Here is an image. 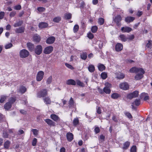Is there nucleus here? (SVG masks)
<instances>
[{
	"mask_svg": "<svg viewBox=\"0 0 152 152\" xmlns=\"http://www.w3.org/2000/svg\"><path fill=\"white\" fill-rule=\"evenodd\" d=\"M16 99L15 98L11 97L9 101L5 103L4 105V108L6 110H9L12 107V104L15 102Z\"/></svg>",
	"mask_w": 152,
	"mask_h": 152,
	"instance_id": "obj_1",
	"label": "nucleus"
},
{
	"mask_svg": "<svg viewBox=\"0 0 152 152\" xmlns=\"http://www.w3.org/2000/svg\"><path fill=\"white\" fill-rule=\"evenodd\" d=\"M19 54L20 58H25L28 56L29 53L27 50L23 49L20 50Z\"/></svg>",
	"mask_w": 152,
	"mask_h": 152,
	"instance_id": "obj_2",
	"label": "nucleus"
},
{
	"mask_svg": "<svg viewBox=\"0 0 152 152\" xmlns=\"http://www.w3.org/2000/svg\"><path fill=\"white\" fill-rule=\"evenodd\" d=\"M139 95V91H135L133 93L129 94L127 95V97L129 99H132L134 98L137 97Z\"/></svg>",
	"mask_w": 152,
	"mask_h": 152,
	"instance_id": "obj_3",
	"label": "nucleus"
},
{
	"mask_svg": "<svg viewBox=\"0 0 152 152\" xmlns=\"http://www.w3.org/2000/svg\"><path fill=\"white\" fill-rule=\"evenodd\" d=\"M145 73V71L142 69L139 71V72L137 73V74L135 76L134 78L136 80H139L142 78L143 77V74Z\"/></svg>",
	"mask_w": 152,
	"mask_h": 152,
	"instance_id": "obj_4",
	"label": "nucleus"
},
{
	"mask_svg": "<svg viewBox=\"0 0 152 152\" xmlns=\"http://www.w3.org/2000/svg\"><path fill=\"white\" fill-rule=\"evenodd\" d=\"M48 94L47 90L46 89H43L39 91L37 94L38 98L43 97Z\"/></svg>",
	"mask_w": 152,
	"mask_h": 152,
	"instance_id": "obj_5",
	"label": "nucleus"
},
{
	"mask_svg": "<svg viewBox=\"0 0 152 152\" xmlns=\"http://www.w3.org/2000/svg\"><path fill=\"white\" fill-rule=\"evenodd\" d=\"M44 75V72L42 71L38 72L36 76V80L38 81H41L43 78Z\"/></svg>",
	"mask_w": 152,
	"mask_h": 152,
	"instance_id": "obj_6",
	"label": "nucleus"
},
{
	"mask_svg": "<svg viewBox=\"0 0 152 152\" xmlns=\"http://www.w3.org/2000/svg\"><path fill=\"white\" fill-rule=\"evenodd\" d=\"M121 16L119 15H117L115 17L113 20L116 23L117 25L118 26H120L121 24L120 22L122 20Z\"/></svg>",
	"mask_w": 152,
	"mask_h": 152,
	"instance_id": "obj_7",
	"label": "nucleus"
},
{
	"mask_svg": "<svg viewBox=\"0 0 152 152\" xmlns=\"http://www.w3.org/2000/svg\"><path fill=\"white\" fill-rule=\"evenodd\" d=\"M42 47L40 45L37 46L34 49L35 53L38 55L41 53L42 51Z\"/></svg>",
	"mask_w": 152,
	"mask_h": 152,
	"instance_id": "obj_8",
	"label": "nucleus"
},
{
	"mask_svg": "<svg viewBox=\"0 0 152 152\" xmlns=\"http://www.w3.org/2000/svg\"><path fill=\"white\" fill-rule=\"evenodd\" d=\"M53 48L52 46H48L46 47L44 50V53L46 54H49L53 50Z\"/></svg>",
	"mask_w": 152,
	"mask_h": 152,
	"instance_id": "obj_9",
	"label": "nucleus"
},
{
	"mask_svg": "<svg viewBox=\"0 0 152 152\" xmlns=\"http://www.w3.org/2000/svg\"><path fill=\"white\" fill-rule=\"evenodd\" d=\"M120 88L123 90H126L129 89V86L126 83H121L119 85Z\"/></svg>",
	"mask_w": 152,
	"mask_h": 152,
	"instance_id": "obj_10",
	"label": "nucleus"
},
{
	"mask_svg": "<svg viewBox=\"0 0 152 152\" xmlns=\"http://www.w3.org/2000/svg\"><path fill=\"white\" fill-rule=\"evenodd\" d=\"M142 68H137L135 67H134L132 68L129 70V72L131 73H139V71L142 69Z\"/></svg>",
	"mask_w": 152,
	"mask_h": 152,
	"instance_id": "obj_11",
	"label": "nucleus"
},
{
	"mask_svg": "<svg viewBox=\"0 0 152 152\" xmlns=\"http://www.w3.org/2000/svg\"><path fill=\"white\" fill-rule=\"evenodd\" d=\"M55 40V37L52 36L49 37L46 40V42L47 44H51L53 43Z\"/></svg>",
	"mask_w": 152,
	"mask_h": 152,
	"instance_id": "obj_12",
	"label": "nucleus"
},
{
	"mask_svg": "<svg viewBox=\"0 0 152 152\" xmlns=\"http://www.w3.org/2000/svg\"><path fill=\"white\" fill-rule=\"evenodd\" d=\"M123 45L120 43H117L115 45V49L117 51H121L123 49Z\"/></svg>",
	"mask_w": 152,
	"mask_h": 152,
	"instance_id": "obj_13",
	"label": "nucleus"
},
{
	"mask_svg": "<svg viewBox=\"0 0 152 152\" xmlns=\"http://www.w3.org/2000/svg\"><path fill=\"white\" fill-rule=\"evenodd\" d=\"M43 100L46 104H51V100L48 96L43 97Z\"/></svg>",
	"mask_w": 152,
	"mask_h": 152,
	"instance_id": "obj_14",
	"label": "nucleus"
},
{
	"mask_svg": "<svg viewBox=\"0 0 152 152\" xmlns=\"http://www.w3.org/2000/svg\"><path fill=\"white\" fill-rule=\"evenodd\" d=\"M25 28L23 27H21L19 28H16L15 30L16 33L20 34L23 33L24 32Z\"/></svg>",
	"mask_w": 152,
	"mask_h": 152,
	"instance_id": "obj_15",
	"label": "nucleus"
},
{
	"mask_svg": "<svg viewBox=\"0 0 152 152\" xmlns=\"http://www.w3.org/2000/svg\"><path fill=\"white\" fill-rule=\"evenodd\" d=\"M45 121L48 125L50 126H55V123L52 120L49 119H45Z\"/></svg>",
	"mask_w": 152,
	"mask_h": 152,
	"instance_id": "obj_16",
	"label": "nucleus"
},
{
	"mask_svg": "<svg viewBox=\"0 0 152 152\" xmlns=\"http://www.w3.org/2000/svg\"><path fill=\"white\" fill-rule=\"evenodd\" d=\"M121 31L123 32H129L132 30L131 28L126 26L123 27L121 28Z\"/></svg>",
	"mask_w": 152,
	"mask_h": 152,
	"instance_id": "obj_17",
	"label": "nucleus"
},
{
	"mask_svg": "<svg viewBox=\"0 0 152 152\" xmlns=\"http://www.w3.org/2000/svg\"><path fill=\"white\" fill-rule=\"evenodd\" d=\"M27 46L28 49L30 51H32L34 50V46L33 44L31 43L28 42L27 43Z\"/></svg>",
	"mask_w": 152,
	"mask_h": 152,
	"instance_id": "obj_18",
	"label": "nucleus"
},
{
	"mask_svg": "<svg viewBox=\"0 0 152 152\" xmlns=\"http://www.w3.org/2000/svg\"><path fill=\"white\" fill-rule=\"evenodd\" d=\"M66 137L68 140L71 141L73 139V135L71 133H68L66 134Z\"/></svg>",
	"mask_w": 152,
	"mask_h": 152,
	"instance_id": "obj_19",
	"label": "nucleus"
},
{
	"mask_svg": "<svg viewBox=\"0 0 152 152\" xmlns=\"http://www.w3.org/2000/svg\"><path fill=\"white\" fill-rule=\"evenodd\" d=\"M66 83L68 85H72L75 86L76 85V82L73 80L69 79L68 80L66 81Z\"/></svg>",
	"mask_w": 152,
	"mask_h": 152,
	"instance_id": "obj_20",
	"label": "nucleus"
},
{
	"mask_svg": "<svg viewBox=\"0 0 152 152\" xmlns=\"http://www.w3.org/2000/svg\"><path fill=\"white\" fill-rule=\"evenodd\" d=\"M140 104V100L139 99H136L134 102L132 103V108L134 107V104L136 106H139Z\"/></svg>",
	"mask_w": 152,
	"mask_h": 152,
	"instance_id": "obj_21",
	"label": "nucleus"
},
{
	"mask_svg": "<svg viewBox=\"0 0 152 152\" xmlns=\"http://www.w3.org/2000/svg\"><path fill=\"white\" fill-rule=\"evenodd\" d=\"M50 118L55 121H57L60 120V118L58 116L55 114H51L50 115Z\"/></svg>",
	"mask_w": 152,
	"mask_h": 152,
	"instance_id": "obj_22",
	"label": "nucleus"
},
{
	"mask_svg": "<svg viewBox=\"0 0 152 152\" xmlns=\"http://www.w3.org/2000/svg\"><path fill=\"white\" fill-rule=\"evenodd\" d=\"M48 26V24L46 23L42 22L39 23V28H42L47 27Z\"/></svg>",
	"mask_w": 152,
	"mask_h": 152,
	"instance_id": "obj_23",
	"label": "nucleus"
},
{
	"mask_svg": "<svg viewBox=\"0 0 152 152\" xmlns=\"http://www.w3.org/2000/svg\"><path fill=\"white\" fill-rule=\"evenodd\" d=\"M135 18L132 17H127L125 18V21L127 23H130L133 21Z\"/></svg>",
	"mask_w": 152,
	"mask_h": 152,
	"instance_id": "obj_24",
	"label": "nucleus"
},
{
	"mask_svg": "<svg viewBox=\"0 0 152 152\" xmlns=\"http://www.w3.org/2000/svg\"><path fill=\"white\" fill-rule=\"evenodd\" d=\"M33 40L35 42H39L40 40V37L39 35L35 34L33 37Z\"/></svg>",
	"mask_w": 152,
	"mask_h": 152,
	"instance_id": "obj_25",
	"label": "nucleus"
},
{
	"mask_svg": "<svg viewBox=\"0 0 152 152\" xmlns=\"http://www.w3.org/2000/svg\"><path fill=\"white\" fill-rule=\"evenodd\" d=\"M10 143V142L9 140H7L5 142L4 144V148L5 149H8Z\"/></svg>",
	"mask_w": 152,
	"mask_h": 152,
	"instance_id": "obj_26",
	"label": "nucleus"
},
{
	"mask_svg": "<svg viewBox=\"0 0 152 152\" xmlns=\"http://www.w3.org/2000/svg\"><path fill=\"white\" fill-rule=\"evenodd\" d=\"M98 67L99 70L101 71L104 70L105 68V66L103 64H98Z\"/></svg>",
	"mask_w": 152,
	"mask_h": 152,
	"instance_id": "obj_27",
	"label": "nucleus"
},
{
	"mask_svg": "<svg viewBox=\"0 0 152 152\" xmlns=\"http://www.w3.org/2000/svg\"><path fill=\"white\" fill-rule=\"evenodd\" d=\"M26 91V88L23 86H21L20 87L19 91L22 94L24 93Z\"/></svg>",
	"mask_w": 152,
	"mask_h": 152,
	"instance_id": "obj_28",
	"label": "nucleus"
},
{
	"mask_svg": "<svg viewBox=\"0 0 152 152\" xmlns=\"http://www.w3.org/2000/svg\"><path fill=\"white\" fill-rule=\"evenodd\" d=\"M88 69L90 72H94L95 70V67L94 65H90L88 66Z\"/></svg>",
	"mask_w": 152,
	"mask_h": 152,
	"instance_id": "obj_29",
	"label": "nucleus"
},
{
	"mask_svg": "<svg viewBox=\"0 0 152 152\" xmlns=\"http://www.w3.org/2000/svg\"><path fill=\"white\" fill-rule=\"evenodd\" d=\"M130 144L129 142L127 141L123 145V148L124 149H126L129 148Z\"/></svg>",
	"mask_w": 152,
	"mask_h": 152,
	"instance_id": "obj_30",
	"label": "nucleus"
},
{
	"mask_svg": "<svg viewBox=\"0 0 152 152\" xmlns=\"http://www.w3.org/2000/svg\"><path fill=\"white\" fill-rule=\"evenodd\" d=\"M81 58L83 60H85L87 57V54L85 52H83L80 54Z\"/></svg>",
	"mask_w": 152,
	"mask_h": 152,
	"instance_id": "obj_31",
	"label": "nucleus"
},
{
	"mask_svg": "<svg viewBox=\"0 0 152 152\" xmlns=\"http://www.w3.org/2000/svg\"><path fill=\"white\" fill-rule=\"evenodd\" d=\"M145 96V97L144 98V100L145 101H146L147 100L149 99V96L148 95V94L147 93H142L141 95V96Z\"/></svg>",
	"mask_w": 152,
	"mask_h": 152,
	"instance_id": "obj_32",
	"label": "nucleus"
},
{
	"mask_svg": "<svg viewBox=\"0 0 152 152\" xmlns=\"http://www.w3.org/2000/svg\"><path fill=\"white\" fill-rule=\"evenodd\" d=\"M120 97V95L117 93H113L111 95V97L114 99H116Z\"/></svg>",
	"mask_w": 152,
	"mask_h": 152,
	"instance_id": "obj_33",
	"label": "nucleus"
},
{
	"mask_svg": "<svg viewBox=\"0 0 152 152\" xmlns=\"http://www.w3.org/2000/svg\"><path fill=\"white\" fill-rule=\"evenodd\" d=\"M103 90L104 92L106 94H109L110 92V90L107 87H105L104 88Z\"/></svg>",
	"mask_w": 152,
	"mask_h": 152,
	"instance_id": "obj_34",
	"label": "nucleus"
},
{
	"mask_svg": "<svg viewBox=\"0 0 152 152\" xmlns=\"http://www.w3.org/2000/svg\"><path fill=\"white\" fill-rule=\"evenodd\" d=\"M23 22L21 21H19L15 23L14 25L13 26L15 27H19L20 26H21L23 24Z\"/></svg>",
	"mask_w": 152,
	"mask_h": 152,
	"instance_id": "obj_35",
	"label": "nucleus"
},
{
	"mask_svg": "<svg viewBox=\"0 0 152 152\" xmlns=\"http://www.w3.org/2000/svg\"><path fill=\"white\" fill-rule=\"evenodd\" d=\"M101 76L102 79H105L107 77V74L105 72H103L101 73Z\"/></svg>",
	"mask_w": 152,
	"mask_h": 152,
	"instance_id": "obj_36",
	"label": "nucleus"
},
{
	"mask_svg": "<svg viewBox=\"0 0 152 152\" xmlns=\"http://www.w3.org/2000/svg\"><path fill=\"white\" fill-rule=\"evenodd\" d=\"M120 37L121 40L122 41L125 42L127 40L126 37L123 34L120 35Z\"/></svg>",
	"mask_w": 152,
	"mask_h": 152,
	"instance_id": "obj_37",
	"label": "nucleus"
},
{
	"mask_svg": "<svg viewBox=\"0 0 152 152\" xmlns=\"http://www.w3.org/2000/svg\"><path fill=\"white\" fill-rule=\"evenodd\" d=\"M7 96H2L1 97L0 102L1 103H3L7 99Z\"/></svg>",
	"mask_w": 152,
	"mask_h": 152,
	"instance_id": "obj_38",
	"label": "nucleus"
},
{
	"mask_svg": "<svg viewBox=\"0 0 152 152\" xmlns=\"http://www.w3.org/2000/svg\"><path fill=\"white\" fill-rule=\"evenodd\" d=\"M104 22V20L103 18H99L98 19V23L100 25H103Z\"/></svg>",
	"mask_w": 152,
	"mask_h": 152,
	"instance_id": "obj_39",
	"label": "nucleus"
},
{
	"mask_svg": "<svg viewBox=\"0 0 152 152\" xmlns=\"http://www.w3.org/2000/svg\"><path fill=\"white\" fill-rule=\"evenodd\" d=\"M98 29V27L96 26H94L92 27L91 28V31L93 33H95L96 32Z\"/></svg>",
	"mask_w": 152,
	"mask_h": 152,
	"instance_id": "obj_40",
	"label": "nucleus"
},
{
	"mask_svg": "<svg viewBox=\"0 0 152 152\" xmlns=\"http://www.w3.org/2000/svg\"><path fill=\"white\" fill-rule=\"evenodd\" d=\"M72 17V15L70 13H66L65 15V18L66 19H70Z\"/></svg>",
	"mask_w": 152,
	"mask_h": 152,
	"instance_id": "obj_41",
	"label": "nucleus"
},
{
	"mask_svg": "<svg viewBox=\"0 0 152 152\" xmlns=\"http://www.w3.org/2000/svg\"><path fill=\"white\" fill-rule=\"evenodd\" d=\"M61 20V18L60 17H57L53 19V21L55 22L58 23Z\"/></svg>",
	"mask_w": 152,
	"mask_h": 152,
	"instance_id": "obj_42",
	"label": "nucleus"
},
{
	"mask_svg": "<svg viewBox=\"0 0 152 152\" xmlns=\"http://www.w3.org/2000/svg\"><path fill=\"white\" fill-rule=\"evenodd\" d=\"M79 28V26L78 25H75L73 28V31L74 33H76L77 31Z\"/></svg>",
	"mask_w": 152,
	"mask_h": 152,
	"instance_id": "obj_43",
	"label": "nucleus"
},
{
	"mask_svg": "<svg viewBox=\"0 0 152 152\" xmlns=\"http://www.w3.org/2000/svg\"><path fill=\"white\" fill-rule=\"evenodd\" d=\"M52 77L51 76H50L47 79V80L46 81V83L47 84H50L52 81Z\"/></svg>",
	"mask_w": 152,
	"mask_h": 152,
	"instance_id": "obj_44",
	"label": "nucleus"
},
{
	"mask_svg": "<svg viewBox=\"0 0 152 152\" xmlns=\"http://www.w3.org/2000/svg\"><path fill=\"white\" fill-rule=\"evenodd\" d=\"M152 41L151 40H149L148 42L147 43L146 46L147 48H152Z\"/></svg>",
	"mask_w": 152,
	"mask_h": 152,
	"instance_id": "obj_45",
	"label": "nucleus"
},
{
	"mask_svg": "<svg viewBox=\"0 0 152 152\" xmlns=\"http://www.w3.org/2000/svg\"><path fill=\"white\" fill-rule=\"evenodd\" d=\"M77 85L82 87H84V84L79 80H77L76 81Z\"/></svg>",
	"mask_w": 152,
	"mask_h": 152,
	"instance_id": "obj_46",
	"label": "nucleus"
},
{
	"mask_svg": "<svg viewBox=\"0 0 152 152\" xmlns=\"http://www.w3.org/2000/svg\"><path fill=\"white\" fill-rule=\"evenodd\" d=\"M65 65L68 68L72 70L74 69V68L72 66V65L69 64L68 63H65Z\"/></svg>",
	"mask_w": 152,
	"mask_h": 152,
	"instance_id": "obj_47",
	"label": "nucleus"
},
{
	"mask_svg": "<svg viewBox=\"0 0 152 152\" xmlns=\"http://www.w3.org/2000/svg\"><path fill=\"white\" fill-rule=\"evenodd\" d=\"M69 106H73L74 104V101L73 100V99L72 97H71L70 98V99L69 101Z\"/></svg>",
	"mask_w": 152,
	"mask_h": 152,
	"instance_id": "obj_48",
	"label": "nucleus"
},
{
	"mask_svg": "<svg viewBox=\"0 0 152 152\" xmlns=\"http://www.w3.org/2000/svg\"><path fill=\"white\" fill-rule=\"evenodd\" d=\"M124 77V75L123 73H120L117 77L118 79H122Z\"/></svg>",
	"mask_w": 152,
	"mask_h": 152,
	"instance_id": "obj_49",
	"label": "nucleus"
},
{
	"mask_svg": "<svg viewBox=\"0 0 152 152\" xmlns=\"http://www.w3.org/2000/svg\"><path fill=\"white\" fill-rule=\"evenodd\" d=\"M79 122V120L78 118H76L74 119L73 121V124L74 125H77Z\"/></svg>",
	"mask_w": 152,
	"mask_h": 152,
	"instance_id": "obj_50",
	"label": "nucleus"
},
{
	"mask_svg": "<svg viewBox=\"0 0 152 152\" xmlns=\"http://www.w3.org/2000/svg\"><path fill=\"white\" fill-rule=\"evenodd\" d=\"M136 147L135 145H133L131 148L130 149L131 152H136Z\"/></svg>",
	"mask_w": 152,
	"mask_h": 152,
	"instance_id": "obj_51",
	"label": "nucleus"
},
{
	"mask_svg": "<svg viewBox=\"0 0 152 152\" xmlns=\"http://www.w3.org/2000/svg\"><path fill=\"white\" fill-rule=\"evenodd\" d=\"M12 46V44L11 43H9L7 44L5 46V48L6 49L10 48Z\"/></svg>",
	"mask_w": 152,
	"mask_h": 152,
	"instance_id": "obj_52",
	"label": "nucleus"
},
{
	"mask_svg": "<svg viewBox=\"0 0 152 152\" xmlns=\"http://www.w3.org/2000/svg\"><path fill=\"white\" fill-rule=\"evenodd\" d=\"M32 132H33V134L35 135H37L38 134V130L36 129H33L31 130Z\"/></svg>",
	"mask_w": 152,
	"mask_h": 152,
	"instance_id": "obj_53",
	"label": "nucleus"
},
{
	"mask_svg": "<svg viewBox=\"0 0 152 152\" xmlns=\"http://www.w3.org/2000/svg\"><path fill=\"white\" fill-rule=\"evenodd\" d=\"M37 142V139L36 138H34L32 141V145L33 146H35L36 145Z\"/></svg>",
	"mask_w": 152,
	"mask_h": 152,
	"instance_id": "obj_54",
	"label": "nucleus"
},
{
	"mask_svg": "<svg viewBox=\"0 0 152 152\" xmlns=\"http://www.w3.org/2000/svg\"><path fill=\"white\" fill-rule=\"evenodd\" d=\"M37 10L40 12H42L45 10V9L43 7H39L37 8Z\"/></svg>",
	"mask_w": 152,
	"mask_h": 152,
	"instance_id": "obj_55",
	"label": "nucleus"
},
{
	"mask_svg": "<svg viewBox=\"0 0 152 152\" xmlns=\"http://www.w3.org/2000/svg\"><path fill=\"white\" fill-rule=\"evenodd\" d=\"M5 15V13L4 12H0V19H2Z\"/></svg>",
	"mask_w": 152,
	"mask_h": 152,
	"instance_id": "obj_56",
	"label": "nucleus"
},
{
	"mask_svg": "<svg viewBox=\"0 0 152 152\" xmlns=\"http://www.w3.org/2000/svg\"><path fill=\"white\" fill-rule=\"evenodd\" d=\"M94 35L91 32H89L88 34V37L90 39H92L94 38Z\"/></svg>",
	"mask_w": 152,
	"mask_h": 152,
	"instance_id": "obj_57",
	"label": "nucleus"
},
{
	"mask_svg": "<svg viewBox=\"0 0 152 152\" xmlns=\"http://www.w3.org/2000/svg\"><path fill=\"white\" fill-rule=\"evenodd\" d=\"M14 8L16 10H20L21 9V6L20 5H18L15 6Z\"/></svg>",
	"mask_w": 152,
	"mask_h": 152,
	"instance_id": "obj_58",
	"label": "nucleus"
},
{
	"mask_svg": "<svg viewBox=\"0 0 152 152\" xmlns=\"http://www.w3.org/2000/svg\"><path fill=\"white\" fill-rule=\"evenodd\" d=\"M125 115L129 118H132V116L129 113H125Z\"/></svg>",
	"mask_w": 152,
	"mask_h": 152,
	"instance_id": "obj_59",
	"label": "nucleus"
},
{
	"mask_svg": "<svg viewBox=\"0 0 152 152\" xmlns=\"http://www.w3.org/2000/svg\"><path fill=\"white\" fill-rule=\"evenodd\" d=\"M100 129L98 127H96L94 129V131L96 134L100 132Z\"/></svg>",
	"mask_w": 152,
	"mask_h": 152,
	"instance_id": "obj_60",
	"label": "nucleus"
},
{
	"mask_svg": "<svg viewBox=\"0 0 152 152\" xmlns=\"http://www.w3.org/2000/svg\"><path fill=\"white\" fill-rule=\"evenodd\" d=\"M99 139L101 141H102L104 140L105 139V136L102 135H100L99 136Z\"/></svg>",
	"mask_w": 152,
	"mask_h": 152,
	"instance_id": "obj_61",
	"label": "nucleus"
},
{
	"mask_svg": "<svg viewBox=\"0 0 152 152\" xmlns=\"http://www.w3.org/2000/svg\"><path fill=\"white\" fill-rule=\"evenodd\" d=\"M16 13L15 12L13 11L11 12L10 15V16L11 17H14Z\"/></svg>",
	"mask_w": 152,
	"mask_h": 152,
	"instance_id": "obj_62",
	"label": "nucleus"
},
{
	"mask_svg": "<svg viewBox=\"0 0 152 152\" xmlns=\"http://www.w3.org/2000/svg\"><path fill=\"white\" fill-rule=\"evenodd\" d=\"M97 113L99 114H100L101 113V109L100 107H98L97 109Z\"/></svg>",
	"mask_w": 152,
	"mask_h": 152,
	"instance_id": "obj_63",
	"label": "nucleus"
},
{
	"mask_svg": "<svg viewBox=\"0 0 152 152\" xmlns=\"http://www.w3.org/2000/svg\"><path fill=\"white\" fill-rule=\"evenodd\" d=\"M11 28V26L10 24L7 25L6 27V29L7 30H9Z\"/></svg>",
	"mask_w": 152,
	"mask_h": 152,
	"instance_id": "obj_64",
	"label": "nucleus"
}]
</instances>
